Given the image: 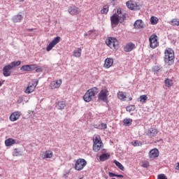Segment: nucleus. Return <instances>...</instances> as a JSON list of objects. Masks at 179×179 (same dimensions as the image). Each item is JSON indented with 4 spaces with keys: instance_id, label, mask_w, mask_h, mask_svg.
I'll return each instance as SVG.
<instances>
[{
    "instance_id": "nucleus-11",
    "label": "nucleus",
    "mask_w": 179,
    "mask_h": 179,
    "mask_svg": "<svg viewBox=\"0 0 179 179\" xmlns=\"http://www.w3.org/2000/svg\"><path fill=\"white\" fill-rule=\"evenodd\" d=\"M126 6L131 10H138V9H139V5H138V3L132 0L127 1L126 3Z\"/></svg>"
},
{
    "instance_id": "nucleus-5",
    "label": "nucleus",
    "mask_w": 179,
    "mask_h": 179,
    "mask_svg": "<svg viewBox=\"0 0 179 179\" xmlns=\"http://www.w3.org/2000/svg\"><path fill=\"white\" fill-rule=\"evenodd\" d=\"M106 44L108 45V47H110L111 50H117L120 43L117 38L114 37H109L106 40Z\"/></svg>"
},
{
    "instance_id": "nucleus-21",
    "label": "nucleus",
    "mask_w": 179,
    "mask_h": 179,
    "mask_svg": "<svg viewBox=\"0 0 179 179\" xmlns=\"http://www.w3.org/2000/svg\"><path fill=\"white\" fill-rule=\"evenodd\" d=\"M66 107V103L65 102V101H60L57 102L56 104V108L57 110H64Z\"/></svg>"
},
{
    "instance_id": "nucleus-33",
    "label": "nucleus",
    "mask_w": 179,
    "mask_h": 179,
    "mask_svg": "<svg viewBox=\"0 0 179 179\" xmlns=\"http://www.w3.org/2000/svg\"><path fill=\"white\" fill-rule=\"evenodd\" d=\"M108 6H103V8L101 10V15H107L108 13Z\"/></svg>"
},
{
    "instance_id": "nucleus-3",
    "label": "nucleus",
    "mask_w": 179,
    "mask_h": 179,
    "mask_svg": "<svg viewBox=\"0 0 179 179\" xmlns=\"http://www.w3.org/2000/svg\"><path fill=\"white\" fill-rule=\"evenodd\" d=\"M164 54L165 62L169 66L173 65L174 64V50L171 48H166Z\"/></svg>"
},
{
    "instance_id": "nucleus-24",
    "label": "nucleus",
    "mask_w": 179,
    "mask_h": 179,
    "mask_svg": "<svg viewBox=\"0 0 179 179\" xmlns=\"http://www.w3.org/2000/svg\"><path fill=\"white\" fill-rule=\"evenodd\" d=\"M16 143V140L12 138H9L5 141L6 146H12Z\"/></svg>"
},
{
    "instance_id": "nucleus-49",
    "label": "nucleus",
    "mask_w": 179,
    "mask_h": 179,
    "mask_svg": "<svg viewBox=\"0 0 179 179\" xmlns=\"http://www.w3.org/2000/svg\"><path fill=\"white\" fill-rule=\"evenodd\" d=\"M18 2H24V0H17Z\"/></svg>"
},
{
    "instance_id": "nucleus-9",
    "label": "nucleus",
    "mask_w": 179,
    "mask_h": 179,
    "mask_svg": "<svg viewBox=\"0 0 179 179\" xmlns=\"http://www.w3.org/2000/svg\"><path fill=\"white\" fill-rule=\"evenodd\" d=\"M150 47L151 48H156L159 46V41H157V36L156 34H152L149 38Z\"/></svg>"
},
{
    "instance_id": "nucleus-25",
    "label": "nucleus",
    "mask_w": 179,
    "mask_h": 179,
    "mask_svg": "<svg viewBox=\"0 0 179 179\" xmlns=\"http://www.w3.org/2000/svg\"><path fill=\"white\" fill-rule=\"evenodd\" d=\"M117 97L120 100H123V101H124L127 99V93L124 92L119 91L117 92Z\"/></svg>"
},
{
    "instance_id": "nucleus-52",
    "label": "nucleus",
    "mask_w": 179,
    "mask_h": 179,
    "mask_svg": "<svg viewBox=\"0 0 179 179\" xmlns=\"http://www.w3.org/2000/svg\"><path fill=\"white\" fill-rule=\"evenodd\" d=\"M112 179H115V178H112Z\"/></svg>"
},
{
    "instance_id": "nucleus-19",
    "label": "nucleus",
    "mask_w": 179,
    "mask_h": 179,
    "mask_svg": "<svg viewBox=\"0 0 179 179\" xmlns=\"http://www.w3.org/2000/svg\"><path fill=\"white\" fill-rule=\"evenodd\" d=\"M134 48H135V44H134L132 42H130L124 46V51H125V52H131Z\"/></svg>"
},
{
    "instance_id": "nucleus-12",
    "label": "nucleus",
    "mask_w": 179,
    "mask_h": 179,
    "mask_svg": "<svg viewBox=\"0 0 179 179\" xmlns=\"http://www.w3.org/2000/svg\"><path fill=\"white\" fill-rule=\"evenodd\" d=\"M36 69H37V64L24 65L20 68V71L23 72H30Z\"/></svg>"
},
{
    "instance_id": "nucleus-38",
    "label": "nucleus",
    "mask_w": 179,
    "mask_h": 179,
    "mask_svg": "<svg viewBox=\"0 0 179 179\" xmlns=\"http://www.w3.org/2000/svg\"><path fill=\"white\" fill-rule=\"evenodd\" d=\"M14 156H22V153L20 152V151L19 150H17V148H15L14 150Z\"/></svg>"
},
{
    "instance_id": "nucleus-51",
    "label": "nucleus",
    "mask_w": 179,
    "mask_h": 179,
    "mask_svg": "<svg viewBox=\"0 0 179 179\" xmlns=\"http://www.w3.org/2000/svg\"><path fill=\"white\" fill-rule=\"evenodd\" d=\"M28 31H31L33 29H27Z\"/></svg>"
},
{
    "instance_id": "nucleus-10",
    "label": "nucleus",
    "mask_w": 179,
    "mask_h": 179,
    "mask_svg": "<svg viewBox=\"0 0 179 179\" xmlns=\"http://www.w3.org/2000/svg\"><path fill=\"white\" fill-rule=\"evenodd\" d=\"M59 41H61V37L59 36H57L55 37L50 43L49 45L47 46L46 48V51H51L52 50V48H54V47H55V45H57V44H58V43H59Z\"/></svg>"
},
{
    "instance_id": "nucleus-29",
    "label": "nucleus",
    "mask_w": 179,
    "mask_h": 179,
    "mask_svg": "<svg viewBox=\"0 0 179 179\" xmlns=\"http://www.w3.org/2000/svg\"><path fill=\"white\" fill-rule=\"evenodd\" d=\"M169 23L171 26H179V19L178 18H173L171 21H169Z\"/></svg>"
},
{
    "instance_id": "nucleus-45",
    "label": "nucleus",
    "mask_w": 179,
    "mask_h": 179,
    "mask_svg": "<svg viewBox=\"0 0 179 179\" xmlns=\"http://www.w3.org/2000/svg\"><path fill=\"white\" fill-rule=\"evenodd\" d=\"M5 83V80H0V87Z\"/></svg>"
},
{
    "instance_id": "nucleus-8",
    "label": "nucleus",
    "mask_w": 179,
    "mask_h": 179,
    "mask_svg": "<svg viewBox=\"0 0 179 179\" xmlns=\"http://www.w3.org/2000/svg\"><path fill=\"white\" fill-rule=\"evenodd\" d=\"M109 94H110V92H108V90L107 89L101 90L98 94V100H100L101 101H107V99Z\"/></svg>"
},
{
    "instance_id": "nucleus-35",
    "label": "nucleus",
    "mask_w": 179,
    "mask_h": 179,
    "mask_svg": "<svg viewBox=\"0 0 179 179\" xmlns=\"http://www.w3.org/2000/svg\"><path fill=\"white\" fill-rule=\"evenodd\" d=\"M20 64H22V62L20 61H17V62H13L10 64V67L12 68V69L13 68H15V66H19V65H20Z\"/></svg>"
},
{
    "instance_id": "nucleus-15",
    "label": "nucleus",
    "mask_w": 179,
    "mask_h": 179,
    "mask_svg": "<svg viewBox=\"0 0 179 179\" xmlns=\"http://www.w3.org/2000/svg\"><path fill=\"white\" fill-rule=\"evenodd\" d=\"M114 64V59L111 57H108L104 60L103 68L109 69Z\"/></svg>"
},
{
    "instance_id": "nucleus-17",
    "label": "nucleus",
    "mask_w": 179,
    "mask_h": 179,
    "mask_svg": "<svg viewBox=\"0 0 179 179\" xmlns=\"http://www.w3.org/2000/svg\"><path fill=\"white\" fill-rule=\"evenodd\" d=\"M20 112L19 111H15L14 113H13L10 115V121H11L12 122H15V121H17V120H19V118H20Z\"/></svg>"
},
{
    "instance_id": "nucleus-48",
    "label": "nucleus",
    "mask_w": 179,
    "mask_h": 179,
    "mask_svg": "<svg viewBox=\"0 0 179 179\" xmlns=\"http://www.w3.org/2000/svg\"><path fill=\"white\" fill-rule=\"evenodd\" d=\"M176 170H179V162L177 163Z\"/></svg>"
},
{
    "instance_id": "nucleus-18",
    "label": "nucleus",
    "mask_w": 179,
    "mask_h": 179,
    "mask_svg": "<svg viewBox=\"0 0 179 179\" xmlns=\"http://www.w3.org/2000/svg\"><path fill=\"white\" fill-rule=\"evenodd\" d=\"M150 159H156V157H159V150L157 148H154L151 150L148 154Z\"/></svg>"
},
{
    "instance_id": "nucleus-31",
    "label": "nucleus",
    "mask_w": 179,
    "mask_h": 179,
    "mask_svg": "<svg viewBox=\"0 0 179 179\" xmlns=\"http://www.w3.org/2000/svg\"><path fill=\"white\" fill-rule=\"evenodd\" d=\"M109 157H110V155H108V154H102L99 157V160H101V162H105V160H107Z\"/></svg>"
},
{
    "instance_id": "nucleus-4",
    "label": "nucleus",
    "mask_w": 179,
    "mask_h": 179,
    "mask_svg": "<svg viewBox=\"0 0 179 179\" xmlns=\"http://www.w3.org/2000/svg\"><path fill=\"white\" fill-rule=\"evenodd\" d=\"M93 150L94 152H99L103 148V141L99 135H94L93 137Z\"/></svg>"
},
{
    "instance_id": "nucleus-50",
    "label": "nucleus",
    "mask_w": 179,
    "mask_h": 179,
    "mask_svg": "<svg viewBox=\"0 0 179 179\" xmlns=\"http://www.w3.org/2000/svg\"><path fill=\"white\" fill-rule=\"evenodd\" d=\"M129 100L131 101L132 100V97L130 96V97L129 98Z\"/></svg>"
},
{
    "instance_id": "nucleus-7",
    "label": "nucleus",
    "mask_w": 179,
    "mask_h": 179,
    "mask_svg": "<svg viewBox=\"0 0 179 179\" xmlns=\"http://www.w3.org/2000/svg\"><path fill=\"white\" fill-rule=\"evenodd\" d=\"M87 164V162L85 160V159L79 158L76 161L74 169L77 171H80L86 167Z\"/></svg>"
},
{
    "instance_id": "nucleus-43",
    "label": "nucleus",
    "mask_w": 179,
    "mask_h": 179,
    "mask_svg": "<svg viewBox=\"0 0 179 179\" xmlns=\"http://www.w3.org/2000/svg\"><path fill=\"white\" fill-rule=\"evenodd\" d=\"M109 177H117V174L113 173V172H109Z\"/></svg>"
},
{
    "instance_id": "nucleus-37",
    "label": "nucleus",
    "mask_w": 179,
    "mask_h": 179,
    "mask_svg": "<svg viewBox=\"0 0 179 179\" xmlns=\"http://www.w3.org/2000/svg\"><path fill=\"white\" fill-rule=\"evenodd\" d=\"M131 145H133V146H142V142L140 141H134L131 142Z\"/></svg>"
},
{
    "instance_id": "nucleus-23",
    "label": "nucleus",
    "mask_w": 179,
    "mask_h": 179,
    "mask_svg": "<svg viewBox=\"0 0 179 179\" xmlns=\"http://www.w3.org/2000/svg\"><path fill=\"white\" fill-rule=\"evenodd\" d=\"M144 26L145 24L142 22V20H137L134 22V29H143Z\"/></svg>"
},
{
    "instance_id": "nucleus-2",
    "label": "nucleus",
    "mask_w": 179,
    "mask_h": 179,
    "mask_svg": "<svg viewBox=\"0 0 179 179\" xmlns=\"http://www.w3.org/2000/svg\"><path fill=\"white\" fill-rule=\"evenodd\" d=\"M99 93V89L97 87H92L88 90L83 96V100L86 103H90L94 98V96Z\"/></svg>"
},
{
    "instance_id": "nucleus-22",
    "label": "nucleus",
    "mask_w": 179,
    "mask_h": 179,
    "mask_svg": "<svg viewBox=\"0 0 179 179\" xmlns=\"http://www.w3.org/2000/svg\"><path fill=\"white\" fill-rule=\"evenodd\" d=\"M53 156V153L51 150H46L42 154L43 159H51Z\"/></svg>"
},
{
    "instance_id": "nucleus-42",
    "label": "nucleus",
    "mask_w": 179,
    "mask_h": 179,
    "mask_svg": "<svg viewBox=\"0 0 179 179\" xmlns=\"http://www.w3.org/2000/svg\"><path fill=\"white\" fill-rule=\"evenodd\" d=\"M126 110L127 111H129V112L132 111V106H127Z\"/></svg>"
},
{
    "instance_id": "nucleus-47",
    "label": "nucleus",
    "mask_w": 179,
    "mask_h": 179,
    "mask_svg": "<svg viewBox=\"0 0 179 179\" xmlns=\"http://www.w3.org/2000/svg\"><path fill=\"white\" fill-rule=\"evenodd\" d=\"M154 71H160V69H159V67H157V66H155V67L154 68Z\"/></svg>"
},
{
    "instance_id": "nucleus-28",
    "label": "nucleus",
    "mask_w": 179,
    "mask_h": 179,
    "mask_svg": "<svg viewBox=\"0 0 179 179\" xmlns=\"http://www.w3.org/2000/svg\"><path fill=\"white\" fill-rule=\"evenodd\" d=\"M164 85L166 87H171L173 85H174V83L173 82V80L170 78H166L164 80Z\"/></svg>"
},
{
    "instance_id": "nucleus-13",
    "label": "nucleus",
    "mask_w": 179,
    "mask_h": 179,
    "mask_svg": "<svg viewBox=\"0 0 179 179\" xmlns=\"http://www.w3.org/2000/svg\"><path fill=\"white\" fill-rule=\"evenodd\" d=\"M61 85H62V80L59 79L57 80H53L50 83V87L54 90V89H59L61 87Z\"/></svg>"
},
{
    "instance_id": "nucleus-30",
    "label": "nucleus",
    "mask_w": 179,
    "mask_h": 179,
    "mask_svg": "<svg viewBox=\"0 0 179 179\" xmlns=\"http://www.w3.org/2000/svg\"><path fill=\"white\" fill-rule=\"evenodd\" d=\"M140 103L142 104H145L148 100V95L144 94V95H141L139 97Z\"/></svg>"
},
{
    "instance_id": "nucleus-46",
    "label": "nucleus",
    "mask_w": 179,
    "mask_h": 179,
    "mask_svg": "<svg viewBox=\"0 0 179 179\" xmlns=\"http://www.w3.org/2000/svg\"><path fill=\"white\" fill-rule=\"evenodd\" d=\"M116 177H117L118 178H124V176L122 175H116Z\"/></svg>"
},
{
    "instance_id": "nucleus-26",
    "label": "nucleus",
    "mask_w": 179,
    "mask_h": 179,
    "mask_svg": "<svg viewBox=\"0 0 179 179\" xmlns=\"http://www.w3.org/2000/svg\"><path fill=\"white\" fill-rule=\"evenodd\" d=\"M22 19H23V17L22 16V15H17L13 17V23H19L22 22Z\"/></svg>"
},
{
    "instance_id": "nucleus-32",
    "label": "nucleus",
    "mask_w": 179,
    "mask_h": 179,
    "mask_svg": "<svg viewBox=\"0 0 179 179\" xmlns=\"http://www.w3.org/2000/svg\"><path fill=\"white\" fill-rule=\"evenodd\" d=\"M123 124H124V125H126V127H129V125H131L132 124V119H130V118L124 119Z\"/></svg>"
},
{
    "instance_id": "nucleus-6",
    "label": "nucleus",
    "mask_w": 179,
    "mask_h": 179,
    "mask_svg": "<svg viewBox=\"0 0 179 179\" xmlns=\"http://www.w3.org/2000/svg\"><path fill=\"white\" fill-rule=\"evenodd\" d=\"M37 85H38V80H31V82L29 83L28 87L24 90V93L27 94H30V93H33L37 87Z\"/></svg>"
},
{
    "instance_id": "nucleus-27",
    "label": "nucleus",
    "mask_w": 179,
    "mask_h": 179,
    "mask_svg": "<svg viewBox=\"0 0 179 179\" xmlns=\"http://www.w3.org/2000/svg\"><path fill=\"white\" fill-rule=\"evenodd\" d=\"M73 55L76 58H79L82 55V48H78L77 50L73 51Z\"/></svg>"
},
{
    "instance_id": "nucleus-41",
    "label": "nucleus",
    "mask_w": 179,
    "mask_h": 179,
    "mask_svg": "<svg viewBox=\"0 0 179 179\" xmlns=\"http://www.w3.org/2000/svg\"><path fill=\"white\" fill-rule=\"evenodd\" d=\"M158 179H167V177L164 174H159L157 176Z\"/></svg>"
},
{
    "instance_id": "nucleus-20",
    "label": "nucleus",
    "mask_w": 179,
    "mask_h": 179,
    "mask_svg": "<svg viewBox=\"0 0 179 179\" xmlns=\"http://www.w3.org/2000/svg\"><path fill=\"white\" fill-rule=\"evenodd\" d=\"M10 69H12V67L10 66V64L5 66L3 68V76H6V77L10 76V73H11Z\"/></svg>"
},
{
    "instance_id": "nucleus-36",
    "label": "nucleus",
    "mask_w": 179,
    "mask_h": 179,
    "mask_svg": "<svg viewBox=\"0 0 179 179\" xmlns=\"http://www.w3.org/2000/svg\"><path fill=\"white\" fill-rule=\"evenodd\" d=\"M115 164H116L117 167H118V169H120V170H122V171H124V166L122 165V164L120 163L118 161L115 160L114 161Z\"/></svg>"
},
{
    "instance_id": "nucleus-44",
    "label": "nucleus",
    "mask_w": 179,
    "mask_h": 179,
    "mask_svg": "<svg viewBox=\"0 0 179 179\" xmlns=\"http://www.w3.org/2000/svg\"><path fill=\"white\" fill-rule=\"evenodd\" d=\"M36 69V72L38 73V72H43V69L42 68H38V69Z\"/></svg>"
},
{
    "instance_id": "nucleus-14",
    "label": "nucleus",
    "mask_w": 179,
    "mask_h": 179,
    "mask_svg": "<svg viewBox=\"0 0 179 179\" xmlns=\"http://www.w3.org/2000/svg\"><path fill=\"white\" fill-rule=\"evenodd\" d=\"M158 134L159 130H157V129L151 127L148 130L146 135L149 138H155V136H157Z\"/></svg>"
},
{
    "instance_id": "nucleus-40",
    "label": "nucleus",
    "mask_w": 179,
    "mask_h": 179,
    "mask_svg": "<svg viewBox=\"0 0 179 179\" xmlns=\"http://www.w3.org/2000/svg\"><path fill=\"white\" fill-rule=\"evenodd\" d=\"M99 127H101V129H107V124L106 123H101Z\"/></svg>"
},
{
    "instance_id": "nucleus-1",
    "label": "nucleus",
    "mask_w": 179,
    "mask_h": 179,
    "mask_svg": "<svg viewBox=\"0 0 179 179\" xmlns=\"http://www.w3.org/2000/svg\"><path fill=\"white\" fill-rule=\"evenodd\" d=\"M127 19L125 13L122 12V9L117 8V13L110 17V22L112 26H117L118 23H124Z\"/></svg>"
},
{
    "instance_id": "nucleus-39",
    "label": "nucleus",
    "mask_w": 179,
    "mask_h": 179,
    "mask_svg": "<svg viewBox=\"0 0 179 179\" xmlns=\"http://www.w3.org/2000/svg\"><path fill=\"white\" fill-rule=\"evenodd\" d=\"M142 167H144L145 169L149 167V162H148V161L143 162L142 164Z\"/></svg>"
},
{
    "instance_id": "nucleus-16",
    "label": "nucleus",
    "mask_w": 179,
    "mask_h": 179,
    "mask_svg": "<svg viewBox=\"0 0 179 179\" xmlns=\"http://www.w3.org/2000/svg\"><path fill=\"white\" fill-rule=\"evenodd\" d=\"M68 12L70 13V15H72V16L79 15V8L76 6H70L69 7Z\"/></svg>"
},
{
    "instance_id": "nucleus-34",
    "label": "nucleus",
    "mask_w": 179,
    "mask_h": 179,
    "mask_svg": "<svg viewBox=\"0 0 179 179\" xmlns=\"http://www.w3.org/2000/svg\"><path fill=\"white\" fill-rule=\"evenodd\" d=\"M151 24H157L159 23V18L157 17L152 16L150 17Z\"/></svg>"
}]
</instances>
